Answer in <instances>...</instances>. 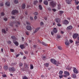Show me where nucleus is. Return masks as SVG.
<instances>
[{"label": "nucleus", "mask_w": 79, "mask_h": 79, "mask_svg": "<svg viewBox=\"0 0 79 79\" xmlns=\"http://www.w3.org/2000/svg\"><path fill=\"white\" fill-rule=\"evenodd\" d=\"M57 26H61V24L58 23L57 24Z\"/></svg>", "instance_id": "338daca9"}, {"label": "nucleus", "mask_w": 79, "mask_h": 79, "mask_svg": "<svg viewBox=\"0 0 79 79\" xmlns=\"http://www.w3.org/2000/svg\"><path fill=\"white\" fill-rule=\"evenodd\" d=\"M74 1L76 5H77L79 4V2L77 0H75Z\"/></svg>", "instance_id": "4be33fe9"}, {"label": "nucleus", "mask_w": 79, "mask_h": 79, "mask_svg": "<svg viewBox=\"0 0 79 79\" xmlns=\"http://www.w3.org/2000/svg\"><path fill=\"white\" fill-rule=\"evenodd\" d=\"M34 15H38V12H35L34 13Z\"/></svg>", "instance_id": "ea45409f"}, {"label": "nucleus", "mask_w": 79, "mask_h": 79, "mask_svg": "<svg viewBox=\"0 0 79 79\" xmlns=\"http://www.w3.org/2000/svg\"><path fill=\"white\" fill-rule=\"evenodd\" d=\"M4 15L5 14H4V13L3 12H2L1 14V16H4Z\"/></svg>", "instance_id": "a18cd8bd"}, {"label": "nucleus", "mask_w": 79, "mask_h": 79, "mask_svg": "<svg viewBox=\"0 0 79 79\" xmlns=\"http://www.w3.org/2000/svg\"><path fill=\"white\" fill-rule=\"evenodd\" d=\"M10 51H11L12 52H15V50L13 49H10Z\"/></svg>", "instance_id": "79ce46f5"}, {"label": "nucleus", "mask_w": 79, "mask_h": 79, "mask_svg": "<svg viewBox=\"0 0 79 79\" xmlns=\"http://www.w3.org/2000/svg\"><path fill=\"white\" fill-rule=\"evenodd\" d=\"M59 74L61 75L62 74H63V71H60L59 73Z\"/></svg>", "instance_id": "c9c22d12"}, {"label": "nucleus", "mask_w": 79, "mask_h": 79, "mask_svg": "<svg viewBox=\"0 0 79 79\" xmlns=\"http://www.w3.org/2000/svg\"><path fill=\"white\" fill-rule=\"evenodd\" d=\"M5 5L8 6H9L10 5V2H6L5 3Z\"/></svg>", "instance_id": "f3484780"}, {"label": "nucleus", "mask_w": 79, "mask_h": 79, "mask_svg": "<svg viewBox=\"0 0 79 79\" xmlns=\"http://www.w3.org/2000/svg\"><path fill=\"white\" fill-rule=\"evenodd\" d=\"M19 13V12H18V11L16 10H14L12 11V15H16V14H18Z\"/></svg>", "instance_id": "423d86ee"}, {"label": "nucleus", "mask_w": 79, "mask_h": 79, "mask_svg": "<svg viewBox=\"0 0 79 79\" xmlns=\"http://www.w3.org/2000/svg\"><path fill=\"white\" fill-rule=\"evenodd\" d=\"M79 41H77L76 42V44H79Z\"/></svg>", "instance_id": "e2e57ef3"}, {"label": "nucleus", "mask_w": 79, "mask_h": 79, "mask_svg": "<svg viewBox=\"0 0 79 79\" xmlns=\"http://www.w3.org/2000/svg\"><path fill=\"white\" fill-rule=\"evenodd\" d=\"M60 36H59L58 35H57V39H60Z\"/></svg>", "instance_id": "680f3d73"}, {"label": "nucleus", "mask_w": 79, "mask_h": 79, "mask_svg": "<svg viewBox=\"0 0 79 79\" xmlns=\"http://www.w3.org/2000/svg\"><path fill=\"white\" fill-rule=\"evenodd\" d=\"M20 47L21 49H23L24 48H25L24 46V44L21 45L20 46Z\"/></svg>", "instance_id": "393cba45"}, {"label": "nucleus", "mask_w": 79, "mask_h": 79, "mask_svg": "<svg viewBox=\"0 0 79 79\" xmlns=\"http://www.w3.org/2000/svg\"><path fill=\"white\" fill-rule=\"evenodd\" d=\"M2 32H3V33H6V31H5V29H2Z\"/></svg>", "instance_id": "7c9ffc66"}, {"label": "nucleus", "mask_w": 79, "mask_h": 79, "mask_svg": "<svg viewBox=\"0 0 79 79\" xmlns=\"http://www.w3.org/2000/svg\"><path fill=\"white\" fill-rule=\"evenodd\" d=\"M66 2L68 3V4H71V1L69 0H67L66 1Z\"/></svg>", "instance_id": "cd10ccee"}, {"label": "nucleus", "mask_w": 79, "mask_h": 79, "mask_svg": "<svg viewBox=\"0 0 79 79\" xmlns=\"http://www.w3.org/2000/svg\"><path fill=\"white\" fill-rule=\"evenodd\" d=\"M55 21L57 23H59L60 22V19L58 18H56L55 19Z\"/></svg>", "instance_id": "ddd939ff"}, {"label": "nucleus", "mask_w": 79, "mask_h": 79, "mask_svg": "<svg viewBox=\"0 0 79 79\" xmlns=\"http://www.w3.org/2000/svg\"><path fill=\"white\" fill-rule=\"evenodd\" d=\"M59 13H60V15L61 16V14H63V11H59Z\"/></svg>", "instance_id": "2f4dec72"}, {"label": "nucleus", "mask_w": 79, "mask_h": 79, "mask_svg": "<svg viewBox=\"0 0 79 79\" xmlns=\"http://www.w3.org/2000/svg\"><path fill=\"white\" fill-rule=\"evenodd\" d=\"M25 33L27 35H29V32L27 31H26L25 32Z\"/></svg>", "instance_id": "58836bf2"}, {"label": "nucleus", "mask_w": 79, "mask_h": 79, "mask_svg": "<svg viewBox=\"0 0 79 79\" xmlns=\"http://www.w3.org/2000/svg\"><path fill=\"white\" fill-rule=\"evenodd\" d=\"M42 44L43 45H44V46H47V44H45V43H44V42H42Z\"/></svg>", "instance_id": "f704fd0d"}, {"label": "nucleus", "mask_w": 79, "mask_h": 79, "mask_svg": "<svg viewBox=\"0 0 79 79\" xmlns=\"http://www.w3.org/2000/svg\"><path fill=\"white\" fill-rule=\"evenodd\" d=\"M63 23L64 24H65V25H67V24H69V22H68L67 20H64Z\"/></svg>", "instance_id": "9d476101"}, {"label": "nucleus", "mask_w": 79, "mask_h": 79, "mask_svg": "<svg viewBox=\"0 0 79 79\" xmlns=\"http://www.w3.org/2000/svg\"><path fill=\"white\" fill-rule=\"evenodd\" d=\"M52 24L53 26H55L56 24V23H55V22H53Z\"/></svg>", "instance_id": "0e129e2a"}, {"label": "nucleus", "mask_w": 79, "mask_h": 79, "mask_svg": "<svg viewBox=\"0 0 79 79\" xmlns=\"http://www.w3.org/2000/svg\"><path fill=\"white\" fill-rule=\"evenodd\" d=\"M69 41H70V43L71 44H72L73 43V41L72 40H69Z\"/></svg>", "instance_id": "3c124183"}, {"label": "nucleus", "mask_w": 79, "mask_h": 79, "mask_svg": "<svg viewBox=\"0 0 79 79\" xmlns=\"http://www.w3.org/2000/svg\"><path fill=\"white\" fill-rule=\"evenodd\" d=\"M44 65L46 67H48L49 66V64L48 63H46L44 64Z\"/></svg>", "instance_id": "412c9836"}, {"label": "nucleus", "mask_w": 79, "mask_h": 79, "mask_svg": "<svg viewBox=\"0 0 79 79\" xmlns=\"http://www.w3.org/2000/svg\"><path fill=\"white\" fill-rule=\"evenodd\" d=\"M40 29V28H36L35 30L34 33H36L39 30V29Z\"/></svg>", "instance_id": "5701e85b"}, {"label": "nucleus", "mask_w": 79, "mask_h": 79, "mask_svg": "<svg viewBox=\"0 0 79 79\" xmlns=\"http://www.w3.org/2000/svg\"><path fill=\"white\" fill-rule=\"evenodd\" d=\"M37 19V16H35L34 17V19H35H35Z\"/></svg>", "instance_id": "69168bd1"}, {"label": "nucleus", "mask_w": 79, "mask_h": 79, "mask_svg": "<svg viewBox=\"0 0 79 79\" xmlns=\"http://www.w3.org/2000/svg\"><path fill=\"white\" fill-rule=\"evenodd\" d=\"M77 10H79V6H77Z\"/></svg>", "instance_id": "6e6d98bb"}, {"label": "nucleus", "mask_w": 79, "mask_h": 79, "mask_svg": "<svg viewBox=\"0 0 79 79\" xmlns=\"http://www.w3.org/2000/svg\"><path fill=\"white\" fill-rule=\"evenodd\" d=\"M49 5L51 6L52 7H55L56 5V4L55 2L53 1L50 2Z\"/></svg>", "instance_id": "7ed1b4c3"}, {"label": "nucleus", "mask_w": 79, "mask_h": 79, "mask_svg": "<svg viewBox=\"0 0 79 79\" xmlns=\"http://www.w3.org/2000/svg\"><path fill=\"white\" fill-rule=\"evenodd\" d=\"M59 77L60 79H61V78H63V75H60Z\"/></svg>", "instance_id": "de8ad7c7"}, {"label": "nucleus", "mask_w": 79, "mask_h": 79, "mask_svg": "<svg viewBox=\"0 0 79 79\" xmlns=\"http://www.w3.org/2000/svg\"><path fill=\"white\" fill-rule=\"evenodd\" d=\"M19 66H20V67H21V66H23V64L22 63H20L19 64Z\"/></svg>", "instance_id": "a19ab883"}, {"label": "nucleus", "mask_w": 79, "mask_h": 79, "mask_svg": "<svg viewBox=\"0 0 79 79\" xmlns=\"http://www.w3.org/2000/svg\"><path fill=\"white\" fill-rule=\"evenodd\" d=\"M3 68L5 71H7L8 69V67L7 65H5Z\"/></svg>", "instance_id": "9b49d317"}, {"label": "nucleus", "mask_w": 79, "mask_h": 79, "mask_svg": "<svg viewBox=\"0 0 79 79\" xmlns=\"http://www.w3.org/2000/svg\"><path fill=\"white\" fill-rule=\"evenodd\" d=\"M73 71L74 73L76 74H77L78 73V70L75 67L73 68Z\"/></svg>", "instance_id": "6e6552de"}, {"label": "nucleus", "mask_w": 79, "mask_h": 79, "mask_svg": "<svg viewBox=\"0 0 79 79\" xmlns=\"http://www.w3.org/2000/svg\"><path fill=\"white\" fill-rule=\"evenodd\" d=\"M40 24L41 26H43L44 24V23H43V22H41L40 23Z\"/></svg>", "instance_id": "49530a36"}, {"label": "nucleus", "mask_w": 79, "mask_h": 79, "mask_svg": "<svg viewBox=\"0 0 79 79\" xmlns=\"http://www.w3.org/2000/svg\"><path fill=\"white\" fill-rule=\"evenodd\" d=\"M15 41H13V43L15 44L16 46H18V44H19V43H18V42Z\"/></svg>", "instance_id": "aec40b11"}, {"label": "nucleus", "mask_w": 79, "mask_h": 79, "mask_svg": "<svg viewBox=\"0 0 79 79\" xmlns=\"http://www.w3.org/2000/svg\"><path fill=\"white\" fill-rule=\"evenodd\" d=\"M48 10H49V11H51V8L50 7H48Z\"/></svg>", "instance_id": "864d4df0"}, {"label": "nucleus", "mask_w": 79, "mask_h": 79, "mask_svg": "<svg viewBox=\"0 0 79 79\" xmlns=\"http://www.w3.org/2000/svg\"><path fill=\"white\" fill-rule=\"evenodd\" d=\"M58 48L59 50H61L62 49V48H61V46H59L58 47Z\"/></svg>", "instance_id": "e433bc0d"}, {"label": "nucleus", "mask_w": 79, "mask_h": 79, "mask_svg": "<svg viewBox=\"0 0 79 79\" xmlns=\"http://www.w3.org/2000/svg\"><path fill=\"white\" fill-rule=\"evenodd\" d=\"M9 70L10 71L14 72V71H16V69L14 67H10L9 69Z\"/></svg>", "instance_id": "39448f33"}, {"label": "nucleus", "mask_w": 79, "mask_h": 79, "mask_svg": "<svg viewBox=\"0 0 79 79\" xmlns=\"http://www.w3.org/2000/svg\"><path fill=\"white\" fill-rule=\"evenodd\" d=\"M13 24H15L16 27H18V25H16L18 24V25H19L20 24V22H18V21H15V22L14 23H9V24L10 26H13Z\"/></svg>", "instance_id": "f257e3e1"}, {"label": "nucleus", "mask_w": 79, "mask_h": 79, "mask_svg": "<svg viewBox=\"0 0 79 79\" xmlns=\"http://www.w3.org/2000/svg\"><path fill=\"white\" fill-rule=\"evenodd\" d=\"M14 3H18V0H15Z\"/></svg>", "instance_id": "4c0bfd02"}, {"label": "nucleus", "mask_w": 79, "mask_h": 79, "mask_svg": "<svg viewBox=\"0 0 79 79\" xmlns=\"http://www.w3.org/2000/svg\"><path fill=\"white\" fill-rule=\"evenodd\" d=\"M25 8H26V4H25L24 3H23L22 4V9H24Z\"/></svg>", "instance_id": "6ab92c4d"}, {"label": "nucleus", "mask_w": 79, "mask_h": 79, "mask_svg": "<svg viewBox=\"0 0 79 79\" xmlns=\"http://www.w3.org/2000/svg\"><path fill=\"white\" fill-rule=\"evenodd\" d=\"M65 44L66 45H69V42L68 40H67L65 42Z\"/></svg>", "instance_id": "dca6fc26"}, {"label": "nucleus", "mask_w": 79, "mask_h": 79, "mask_svg": "<svg viewBox=\"0 0 79 79\" xmlns=\"http://www.w3.org/2000/svg\"><path fill=\"white\" fill-rule=\"evenodd\" d=\"M79 36V34L77 33H74L73 35V39H76Z\"/></svg>", "instance_id": "20e7f679"}, {"label": "nucleus", "mask_w": 79, "mask_h": 79, "mask_svg": "<svg viewBox=\"0 0 79 79\" xmlns=\"http://www.w3.org/2000/svg\"><path fill=\"white\" fill-rule=\"evenodd\" d=\"M27 29L29 31H31L32 30V27L28 25L27 26Z\"/></svg>", "instance_id": "1a4fd4ad"}, {"label": "nucleus", "mask_w": 79, "mask_h": 79, "mask_svg": "<svg viewBox=\"0 0 79 79\" xmlns=\"http://www.w3.org/2000/svg\"><path fill=\"white\" fill-rule=\"evenodd\" d=\"M51 61L54 64H56V60L53 59H51Z\"/></svg>", "instance_id": "0eeeda50"}, {"label": "nucleus", "mask_w": 79, "mask_h": 79, "mask_svg": "<svg viewBox=\"0 0 79 79\" xmlns=\"http://www.w3.org/2000/svg\"><path fill=\"white\" fill-rule=\"evenodd\" d=\"M44 4L46 5H48V1H44Z\"/></svg>", "instance_id": "b1692460"}, {"label": "nucleus", "mask_w": 79, "mask_h": 79, "mask_svg": "<svg viewBox=\"0 0 79 79\" xmlns=\"http://www.w3.org/2000/svg\"><path fill=\"white\" fill-rule=\"evenodd\" d=\"M73 29V27L71 25L69 26L67 28V29L68 30H70V29Z\"/></svg>", "instance_id": "f8f14e48"}, {"label": "nucleus", "mask_w": 79, "mask_h": 79, "mask_svg": "<svg viewBox=\"0 0 79 79\" xmlns=\"http://www.w3.org/2000/svg\"><path fill=\"white\" fill-rule=\"evenodd\" d=\"M19 56V54L17 55L16 56V57H18V56Z\"/></svg>", "instance_id": "774afa93"}, {"label": "nucleus", "mask_w": 79, "mask_h": 79, "mask_svg": "<svg viewBox=\"0 0 79 79\" xmlns=\"http://www.w3.org/2000/svg\"><path fill=\"white\" fill-rule=\"evenodd\" d=\"M7 42L9 44H11V42L10 41H8Z\"/></svg>", "instance_id": "603ef678"}, {"label": "nucleus", "mask_w": 79, "mask_h": 79, "mask_svg": "<svg viewBox=\"0 0 79 79\" xmlns=\"http://www.w3.org/2000/svg\"><path fill=\"white\" fill-rule=\"evenodd\" d=\"M64 74H65V75H66L68 76H69V74H70L69 73L66 71H65L64 72Z\"/></svg>", "instance_id": "4468645a"}, {"label": "nucleus", "mask_w": 79, "mask_h": 79, "mask_svg": "<svg viewBox=\"0 0 79 79\" xmlns=\"http://www.w3.org/2000/svg\"><path fill=\"white\" fill-rule=\"evenodd\" d=\"M1 6H3V3H1L0 4Z\"/></svg>", "instance_id": "5fc2aeb1"}, {"label": "nucleus", "mask_w": 79, "mask_h": 79, "mask_svg": "<svg viewBox=\"0 0 79 79\" xmlns=\"http://www.w3.org/2000/svg\"><path fill=\"white\" fill-rule=\"evenodd\" d=\"M56 64H60V63L59 62V61L56 62Z\"/></svg>", "instance_id": "13d9d810"}, {"label": "nucleus", "mask_w": 79, "mask_h": 79, "mask_svg": "<svg viewBox=\"0 0 79 79\" xmlns=\"http://www.w3.org/2000/svg\"><path fill=\"white\" fill-rule=\"evenodd\" d=\"M58 10H60L61 8V6H60V4H58Z\"/></svg>", "instance_id": "72a5a7b5"}, {"label": "nucleus", "mask_w": 79, "mask_h": 79, "mask_svg": "<svg viewBox=\"0 0 79 79\" xmlns=\"http://www.w3.org/2000/svg\"><path fill=\"white\" fill-rule=\"evenodd\" d=\"M53 31L54 33H56L58 31L57 30V29L56 28H54Z\"/></svg>", "instance_id": "a211bd4d"}, {"label": "nucleus", "mask_w": 79, "mask_h": 79, "mask_svg": "<svg viewBox=\"0 0 79 79\" xmlns=\"http://www.w3.org/2000/svg\"><path fill=\"white\" fill-rule=\"evenodd\" d=\"M34 47V48H37V46L36 45H35L33 46Z\"/></svg>", "instance_id": "4d7b16f0"}, {"label": "nucleus", "mask_w": 79, "mask_h": 79, "mask_svg": "<svg viewBox=\"0 0 79 79\" xmlns=\"http://www.w3.org/2000/svg\"><path fill=\"white\" fill-rule=\"evenodd\" d=\"M39 9L40 10H42V6L41 5H39Z\"/></svg>", "instance_id": "c85d7f7f"}, {"label": "nucleus", "mask_w": 79, "mask_h": 79, "mask_svg": "<svg viewBox=\"0 0 79 79\" xmlns=\"http://www.w3.org/2000/svg\"><path fill=\"white\" fill-rule=\"evenodd\" d=\"M71 76L73 77V78H76V74H73Z\"/></svg>", "instance_id": "bb28decb"}, {"label": "nucleus", "mask_w": 79, "mask_h": 79, "mask_svg": "<svg viewBox=\"0 0 79 79\" xmlns=\"http://www.w3.org/2000/svg\"><path fill=\"white\" fill-rule=\"evenodd\" d=\"M51 34L52 35H53V34H54V33H53V31H51Z\"/></svg>", "instance_id": "bf43d9fd"}, {"label": "nucleus", "mask_w": 79, "mask_h": 79, "mask_svg": "<svg viewBox=\"0 0 79 79\" xmlns=\"http://www.w3.org/2000/svg\"><path fill=\"white\" fill-rule=\"evenodd\" d=\"M2 76L3 77H6V75L3 74L2 75Z\"/></svg>", "instance_id": "09e8293b"}, {"label": "nucleus", "mask_w": 79, "mask_h": 79, "mask_svg": "<svg viewBox=\"0 0 79 79\" xmlns=\"http://www.w3.org/2000/svg\"><path fill=\"white\" fill-rule=\"evenodd\" d=\"M38 3L37 1H34V5H37Z\"/></svg>", "instance_id": "c756f323"}, {"label": "nucleus", "mask_w": 79, "mask_h": 79, "mask_svg": "<svg viewBox=\"0 0 79 79\" xmlns=\"http://www.w3.org/2000/svg\"><path fill=\"white\" fill-rule=\"evenodd\" d=\"M52 11H53L54 12H55V11H56V9H52Z\"/></svg>", "instance_id": "052dcab7"}, {"label": "nucleus", "mask_w": 79, "mask_h": 79, "mask_svg": "<svg viewBox=\"0 0 79 79\" xmlns=\"http://www.w3.org/2000/svg\"><path fill=\"white\" fill-rule=\"evenodd\" d=\"M29 67L28 66V65L26 63H25L24 64V69H23V70H27L29 69Z\"/></svg>", "instance_id": "f03ea898"}, {"label": "nucleus", "mask_w": 79, "mask_h": 79, "mask_svg": "<svg viewBox=\"0 0 79 79\" xmlns=\"http://www.w3.org/2000/svg\"><path fill=\"white\" fill-rule=\"evenodd\" d=\"M8 20V19L6 18H5L4 19V20L5 21H6Z\"/></svg>", "instance_id": "37998d69"}, {"label": "nucleus", "mask_w": 79, "mask_h": 79, "mask_svg": "<svg viewBox=\"0 0 79 79\" xmlns=\"http://www.w3.org/2000/svg\"><path fill=\"white\" fill-rule=\"evenodd\" d=\"M11 38L12 39H13V41H15L17 40V39H16V38L15 36H11Z\"/></svg>", "instance_id": "2eb2a0df"}, {"label": "nucleus", "mask_w": 79, "mask_h": 79, "mask_svg": "<svg viewBox=\"0 0 79 79\" xmlns=\"http://www.w3.org/2000/svg\"><path fill=\"white\" fill-rule=\"evenodd\" d=\"M30 19L31 20V21H32V20H33V19H33V17H30Z\"/></svg>", "instance_id": "8fccbe9b"}, {"label": "nucleus", "mask_w": 79, "mask_h": 79, "mask_svg": "<svg viewBox=\"0 0 79 79\" xmlns=\"http://www.w3.org/2000/svg\"><path fill=\"white\" fill-rule=\"evenodd\" d=\"M30 69H34V66H33V65L32 64H30Z\"/></svg>", "instance_id": "a878e982"}, {"label": "nucleus", "mask_w": 79, "mask_h": 79, "mask_svg": "<svg viewBox=\"0 0 79 79\" xmlns=\"http://www.w3.org/2000/svg\"><path fill=\"white\" fill-rule=\"evenodd\" d=\"M27 25H30V23H29V22L27 21Z\"/></svg>", "instance_id": "c03bdc74"}, {"label": "nucleus", "mask_w": 79, "mask_h": 79, "mask_svg": "<svg viewBox=\"0 0 79 79\" xmlns=\"http://www.w3.org/2000/svg\"><path fill=\"white\" fill-rule=\"evenodd\" d=\"M23 79H28L27 77L26 76H24L23 77Z\"/></svg>", "instance_id": "473e14b6"}]
</instances>
